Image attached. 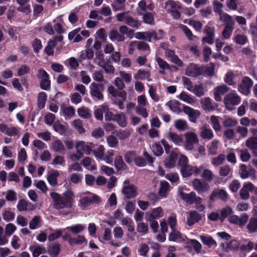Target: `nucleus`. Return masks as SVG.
Segmentation results:
<instances>
[{"label": "nucleus", "mask_w": 257, "mask_h": 257, "mask_svg": "<svg viewBox=\"0 0 257 257\" xmlns=\"http://www.w3.org/2000/svg\"><path fill=\"white\" fill-rule=\"evenodd\" d=\"M50 195L52 200V206L56 210L69 209L72 207L74 193L71 190L65 191L63 196L54 192H51Z\"/></svg>", "instance_id": "f257e3e1"}, {"label": "nucleus", "mask_w": 257, "mask_h": 257, "mask_svg": "<svg viewBox=\"0 0 257 257\" xmlns=\"http://www.w3.org/2000/svg\"><path fill=\"white\" fill-rule=\"evenodd\" d=\"M164 32L159 29L157 32L154 30H151L146 32H138L135 34V37L139 40L151 42L152 39L154 41H158L163 39Z\"/></svg>", "instance_id": "f03ea898"}, {"label": "nucleus", "mask_w": 257, "mask_h": 257, "mask_svg": "<svg viewBox=\"0 0 257 257\" xmlns=\"http://www.w3.org/2000/svg\"><path fill=\"white\" fill-rule=\"evenodd\" d=\"M241 98L236 93L230 92L224 97L223 102L226 108L229 111L234 109V106L238 105Z\"/></svg>", "instance_id": "7ed1b4c3"}, {"label": "nucleus", "mask_w": 257, "mask_h": 257, "mask_svg": "<svg viewBox=\"0 0 257 257\" xmlns=\"http://www.w3.org/2000/svg\"><path fill=\"white\" fill-rule=\"evenodd\" d=\"M104 86L102 84L92 83L90 86V93L92 98L97 100H102L103 95L102 92Z\"/></svg>", "instance_id": "20e7f679"}, {"label": "nucleus", "mask_w": 257, "mask_h": 257, "mask_svg": "<svg viewBox=\"0 0 257 257\" xmlns=\"http://www.w3.org/2000/svg\"><path fill=\"white\" fill-rule=\"evenodd\" d=\"M126 98L125 91L122 90L119 91L113 88V104L117 105L120 109L124 108L123 102Z\"/></svg>", "instance_id": "39448f33"}, {"label": "nucleus", "mask_w": 257, "mask_h": 257, "mask_svg": "<svg viewBox=\"0 0 257 257\" xmlns=\"http://www.w3.org/2000/svg\"><path fill=\"white\" fill-rule=\"evenodd\" d=\"M253 85V81L248 76L242 78L241 84L238 86V90L241 93L247 95L250 92V88Z\"/></svg>", "instance_id": "423d86ee"}, {"label": "nucleus", "mask_w": 257, "mask_h": 257, "mask_svg": "<svg viewBox=\"0 0 257 257\" xmlns=\"http://www.w3.org/2000/svg\"><path fill=\"white\" fill-rule=\"evenodd\" d=\"M178 149H174L164 160V166L166 168L171 169L175 166L176 162L178 157Z\"/></svg>", "instance_id": "0eeeda50"}, {"label": "nucleus", "mask_w": 257, "mask_h": 257, "mask_svg": "<svg viewBox=\"0 0 257 257\" xmlns=\"http://www.w3.org/2000/svg\"><path fill=\"white\" fill-rule=\"evenodd\" d=\"M183 111L188 115L190 121L196 123L201 113L198 110L194 109L190 106L183 105Z\"/></svg>", "instance_id": "6e6552de"}, {"label": "nucleus", "mask_w": 257, "mask_h": 257, "mask_svg": "<svg viewBox=\"0 0 257 257\" xmlns=\"http://www.w3.org/2000/svg\"><path fill=\"white\" fill-rule=\"evenodd\" d=\"M94 147L95 145L92 143H85L81 141L76 144V149L77 153L81 154L82 155L83 154L89 155Z\"/></svg>", "instance_id": "1a4fd4ad"}, {"label": "nucleus", "mask_w": 257, "mask_h": 257, "mask_svg": "<svg viewBox=\"0 0 257 257\" xmlns=\"http://www.w3.org/2000/svg\"><path fill=\"white\" fill-rule=\"evenodd\" d=\"M228 197V195L226 190L223 189H214L210 194L209 199L211 201H214L216 199L226 201Z\"/></svg>", "instance_id": "9d476101"}, {"label": "nucleus", "mask_w": 257, "mask_h": 257, "mask_svg": "<svg viewBox=\"0 0 257 257\" xmlns=\"http://www.w3.org/2000/svg\"><path fill=\"white\" fill-rule=\"evenodd\" d=\"M186 75L193 77H198L203 75V66L193 64L187 68Z\"/></svg>", "instance_id": "9b49d317"}, {"label": "nucleus", "mask_w": 257, "mask_h": 257, "mask_svg": "<svg viewBox=\"0 0 257 257\" xmlns=\"http://www.w3.org/2000/svg\"><path fill=\"white\" fill-rule=\"evenodd\" d=\"M192 185L194 189L200 194L207 192L210 188L208 183L199 179H195L192 181Z\"/></svg>", "instance_id": "f8f14e48"}, {"label": "nucleus", "mask_w": 257, "mask_h": 257, "mask_svg": "<svg viewBox=\"0 0 257 257\" xmlns=\"http://www.w3.org/2000/svg\"><path fill=\"white\" fill-rule=\"evenodd\" d=\"M186 141L184 144L185 148L187 150H192L194 144L199 141L197 136L193 133H189L185 135Z\"/></svg>", "instance_id": "ddd939ff"}, {"label": "nucleus", "mask_w": 257, "mask_h": 257, "mask_svg": "<svg viewBox=\"0 0 257 257\" xmlns=\"http://www.w3.org/2000/svg\"><path fill=\"white\" fill-rule=\"evenodd\" d=\"M254 189V185L251 182L244 183L240 190V196L242 200H247L249 197V192H252Z\"/></svg>", "instance_id": "4468645a"}, {"label": "nucleus", "mask_w": 257, "mask_h": 257, "mask_svg": "<svg viewBox=\"0 0 257 257\" xmlns=\"http://www.w3.org/2000/svg\"><path fill=\"white\" fill-rule=\"evenodd\" d=\"M122 192L124 196L127 199H131L136 197L137 195L136 187L134 185H129L124 186Z\"/></svg>", "instance_id": "2eb2a0df"}, {"label": "nucleus", "mask_w": 257, "mask_h": 257, "mask_svg": "<svg viewBox=\"0 0 257 257\" xmlns=\"http://www.w3.org/2000/svg\"><path fill=\"white\" fill-rule=\"evenodd\" d=\"M227 16L230 20L225 23L222 32V36L225 39H229L231 36L233 32L234 25V22L231 20V17L227 14Z\"/></svg>", "instance_id": "dca6fc26"}, {"label": "nucleus", "mask_w": 257, "mask_h": 257, "mask_svg": "<svg viewBox=\"0 0 257 257\" xmlns=\"http://www.w3.org/2000/svg\"><path fill=\"white\" fill-rule=\"evenodd\" d=\"M50 148L53 152L60 154L64 153L65 151V146L63 142L59 139L53 141L51 143Z\"/></svg>", "instance_id": "f3484780"}, {"label": "nucleus", "mask_w": 257, "mask_h": 257, "mask_svg": "<svg viewBox=\"0 0 257 257\" xmlns=\"http://www.w3.org/2000/svg\"><path fill=\"white\" fill-rule=\"evenodd\" d=\"M229 90V87L223 84L217 86L214 88V96L216 101H220L221 100V95H224Z\"/></svg>", "instance_id": "a211bd4d"}, {"label": "nucleus", "mask_w": 257, "mask_h": 257, "mask_svg": "<svg viewBox=\"0 0 257 257\" xmlns=\"http://www.w3.org/2000/svg\"><path fill=\"white\" fill-rule=\"evenodd\" d=\"M201 219V215L197 211L192 210L189 212V217L187 219V223L188 226H192Z\"/></svg>", "instance_id": "6ab92c4d"}, {"label": "nucleus", "mask_w": 257, "mask_h": 257, "mask_svg": "<svg viewBox=\"0 0 257 257\" xmlns=\"http://www.w3.org/2000/svg\"><path fill=\"white\" fill-rule=\"evenodd\" d=\"M183 105L184 104L181 103L176 100H171L166 103V105H167L172 111L177 113H181L183 111V109L181 108V106L183 107Z\"/></svg>", "instance_id": "aec40b11"}, {"label": "nucleus", "mask_w": 257, "mask_h": 257, "mask_svg": "<svg viewBox=\"0 0 257 257\" xmlns=\"http://www.w3.org/2000/svg\"><path fill=\"white\" fill-rule=\"evenodd\" d=\"M170 191V184L166 181L160 182V187L158 191V195L161 198L167 197Z\"/></svg>", "instance_id": "412c9836"}, {"label": "nucleus", "mask_w": 257, "mask_h": 257, "mask_svg": "<svg viewBox=\"0 0 257 257\" xmlns=\"http://www.w3.org/2000/svg\"><path fill=\"white\" fill-rule=\"evenodd\" d=\"M138 14L140 16H143V21L144 23L154 25L155 24L154 16L153 13L151 12H146L144 14L139 11V9L137 10Z\"/></svg>", "instance_id": "4be33fe9"}, {"label": "nucleus", "mask_w": 257, "mask_h": 257, "mask_svg": "<svg viewBox=\"0 0 257 257\" xmlns=\"http://www.w3.org/2000/svg\"><path fill=\"white\" fill-rule=\"evenodd\" d=\"M59 175V172L55 170H53L48 173L47 179L52 186L55 187L58 185L57 178Z\"/></svg>", "instance_id": "5701e85b"}, {"label": "nucleus", "mask_w": 257, "mask_h": 257, "mask_svg": "<svg viewBox=\"0 0 257 257\" xmlns=\"http://www.w3.org/2000/svg\"><path fill=\"white\" fill-rule=\"evenodd\" d=\"M164 213L161 207L153 208L151 213L149 215L147 220L151 221L152 220L159 219L163 216Z\"/></svg>", "instance_id": "b1692460"}, {"label": "nucleus", "mask_w": 257, "mask_h": 257, "mask_svg": "<svg viewBox=\"0 0 257 257\" xmlns=\"http://www.w3.org/2000/svg\"><path fill=\"white\" fill-rule=\"evenodd\" d=\"M202 106L204 110L208 111H214L217 105L216 103L213 104L211 102V99L209 97L205 98L201 102Z\"/></svg>", "instance_id": "393cba45"}, {"label": "nucleus", "mask_w": 257, "mask_h": 257, "mask_svg": "<svg viewBox=\"0 0 257 257\" xmlns=\"http://www.w3.org/2000/svg\"><path fill=\"white\" fill-rule=\"evenodd\" d=\"M179 195L181 199L186 202L190 204L194 203V198H195V193L194 192L192 191L187 194L181 191L179 193Z\"/></svg>", "instance_id": "a878e982"}, {"label": "nucleus", "mask_w": 257, "mask_h": 257, "mask_svg": "<svg viewBox=\"0 0 257 257\" xmlns=\"http://www.w3.org/2000/svg\"><path fill=\"white\" fill-rule=\"evenodd\" d=\"M165 9L167 10L168 12H170L174 10H180L181 9V5L179 2L169 0L165 3Z\"/></svg>", "instance_id": "bb28decb"}, {"label": "nucleus", "mask_w": 257, "mask_h": 257, "mask_svg": "<svg viewBox=\"0 0 257 257\" xmlns=\"http://www.w3.org/2000/svg\"><path fill=\"white\" fill-rule=\"evenodd\" d=\"M200 239L202 242L208 247H211L212 246H217L216 241L210 236L201 235Z\"/></svg>", "instance_id": "cd10ccee"}, {"label": "nucleus", "mask_w": 257, "mask_h": 257, "mask_svg": "<svg viewBox=\"0 0 257 257\" xmlns=\"http://www.w3.org/2000/svg\"><path fill=\"white\" fill-rule=\"evenodd\" d=\"M77 112L80 117L84 119H89L92 117L90 110L84 106L79 108Z\"/></svg>", "instance_id": "c85d7f7f"}, {"label": "nucleus", "mask_w": 257, "mask_h": 257, "mask_svg": "<svg viewBox=\"0 0 257 257\" xmlns=\"http://www.w3.org/2000/svg\"><path fill=\"white\" fill-rule=\"evenodd\" d=\"M161 142H156L152 145V150L154 155L157 157L161 156L164 153V150L160 144Z\"/></svg>", "instance_id": "c756f323"}, {"label": "nucleus", "mask_w": 257, "mask_h": 257, "mask_svg": "<svg viewBox=\"0 0 257 257\" xmlns=\"http://www.w3.org/2000/svg\"><path fill=\"white\" fill-rule=\"evenodd\" d=\"M125 23L134 28H138L141 25V22L137 19H134L131 16H127L125 18Z\"/></svg>", "instance_id": "7c9ffc66"}, {"label": "nucleus", "mask_w": 257, "mask_h": 257, "mask_svg": "<svg viewBox=\"0 0 257 257\" xmlns=\"http://www.w3.org/2000/svg\"><path fill=\"white\" fill-rule=\"evenodd\" d=\"M246 228L249 233L257 232V218L251 217Z\"/></svg>", "instance_id": "2f4dec72"}, {"label": "nucleus", "mask_w": 257, "mask_h": 257, "mask_svg": "<svg viewBox=\"0 0 257 257\" xmlns=\"http://www.w3.org/2000/svg\"><path fill=\"white\" fill-rule=\"evenodd\" d=\"M113 121H116L121 127H125L127 124L126 117L123 114L113 115Z\"/></svg>", "instance_id": "473e14b6"}, {"label": "nucleus", "mask_w": 257, "mask_h": 257, "mask_svg": "<svg viewBox=\"0 0 257 257\" xmlns=\"http://www.w3.org/2000/svg\"><path fill=\"white\" fill-rule=\"evenodd\" d=\"M113 134H115L119 139L124 140L129 138L131 132L127 129L124 130H119L118 131H113Z\"/></svg>", "instance_id": "72a5a7b5"}, {"label": "nucleus", "mask_w": 257, "mask_h": 257, "mask_svg": "<svg viewBox=\"0 0 257 257\" xmlns=\"http://www.w3.org/2000/svg\"><path fill=\"white\" fill-rule=\"evenodd\" d=\"M63 113L66 119H70L75 115V110L73 106H69L62 108Z\"/></svg>", "instance_id": "f704fd0d"}, {"label": "nucleus", "mask_w": 257, "mask_h": 257, "mask_svg": "<svg viewBox=\"0 0 257 257\" xmlns=\"http://www.w3.org/2000/svg\"><path fill=\"white\" fill-rule=\"evenodd\" d=\"M168 139L177 145H180L183 141L182 138L180 136L173 132L169 133Z\"/></svg>", "instance_id": "c9c22d12"}, {"label": "nucleus", "mask_w": 257, "mask_h": 257, "mask_svg": "<svg viewBox=\"0 0 257 257\" xmlns=\"http://www.w3.org/2000/svg\"><path fill=\"white\" fill-rule=\"evenodd\" d=\"M42 222L41 218L40 216H35L29 222V227L31 229H35L41 226Z\"/></svg>", "instance_id": "e433bc0d"}, {"label": "nucleus", "mask_w": 257, "mask_h": 257, "mask_svg": "<svg viewBox=\"0 0 257 257\" xmlns=\"http://www.w3.org/2000/svg\"><path fill=\"white\" fill-rule=\"evenodd\" d=\"M182 238L181 233L175 229H172V231L169 233L168 240L170 241H178Z\"/></svg>", "instance_id": "4c0bfd02"}, {"label": "nucleus", "mask_w": 257, "mask_h": 257, "mask_svg": "<svg viewBox=\"0 0 257 257\" xmlns=\"http://www.w3.org/2000/svg\"><path fill=\"white\" fill-rule=\"evenodd\" d=\"M200 136L204 139L211 140L213 138L214 135L211 128L203 127L201 130Z\"/></svg>", "instance_id": "58836bf2"}, {"label": "nucleus", "mask_w": 257, "mask_h": 257, "mask_svg": "<svg viewBox=\"0 0 257 257\" xmlns=\"http://www.w3.org/2000/svg\"><path fill=\"white\" fill-rule=\"evenodd\" d=\"M30 249L33 252V257H38L41 253L46 252V249L40 245L31 246Z\"/></svg>", "instance_id": "ea45409f"}, {"label": "nucleus", "mask_w": 257, "mask_h": 257, "mask_svg": "<svg viewBox=\"0 0 257 257\" xmlns=\"http://www.w3.org/2000/svg\"><path fill=\"white\" fill-rule=\"evenodd\" d=\"M47 98V95L45 92H41L39 93L38 98V107L40 109H42L45 107Z\"/></svg>", "instance_id": "a19ab883"}, {"label": "nucleus", "mask_w": 257, "mask_h": 257, "mask_svg": "<svg viewBox=\"0 0 257 257\" xmlns=\"http://www.w3.org/2000/svg\"><path fill=\"white\" fill-rule=\"evenodd\" d=\"M82 163L83 166L87 168L88 170H95L96 169V166L92 164V160L89 157L84 158L82 160Z\"/></svg>", "instance_id": "79ce46f5"}, {"label": "nucleus", "mask_w": 257, "mask_h": 257, "mask_svg": "<svg viewBox=\"0 0 257 257\" xmlns=\"http://www.w3.org/2000/svg\"><path fill=\"white\" fill-rule=\"evenodd\" d=\"M150 76L149 72L144 70L139 69L137 71V74L134 76L136 79L145 80L148 79Z\"/></svg>", "instance_id": "37998d69"}, {"label": "nucleus", "mask_w": 257, "mask_h": 257, "mask_svg": "<svg viewBox=\"0 0 257 257\" xmlns=\"http://www.w3.org/2000/svg\"><path fill=\"white\" fill-rule=\"evenodd\" d=\"M178 97L181 100L188 103L189 104H191L194 102V99L190 95L188 94L186 92L182 91Z\"/></svg>", "instance_id": "c03bdc74"}, {"label": "nucleus", "mask_w": 257, "mask_h": 257, "mask_svg": "<svg viewBox=\"0 0 257 257\" xmlns=\"http://www.w3.org/2000/svg\"><path fill=\"white\" fill-rule=\"evenodd\" d=\"M65 229L70 230L72 233L77 234L82 232L84 229V227L82 224H78L73 226H68Z\"/></svg>", "instance_id": "a18cd8bd"}, {"label": "nucleus", "mask_w": 257, "mask_h": 257, "mask_svg": "<svg viewBox=\"0 0 257 257\" xmlns=\"http://www.w3.org/2000/svg\"><path fill=\"white\" fill-rule=\"evenodd\" d=\"M232 213V209L230 206H226L223 208L220 211V220L223 221L224 218L231 215Z\"/></svg>", "instance_id": "49530a36"}, {"label": "nucleus", "mask_w": 257, "mask_h": 257, "mask_svg": "<svg viewBox=\"0 0 257 257\" xmlns=\"http://www.w3.org/2000/svg\"><path fill=\"white\" fill-rule=\"evenodd\" d=\"M211 122L213 128L216 132H219L221 130V126L218 120V117L212 115L210 117Z\"/></svg>", "instance_id": "de8ad7c7"}, {"label": "nucleus", "mask_w": 257, "mask_h": 257, "mask_svg": "<svg viewBox=\"0 0 257 257\" xmlns=\"http://www.w3.org/2000/svg\"><path fill=\"white\" fill-rule=\"evenodd\" d=\"M34 185L36 188L40 189L43 193H45L48 190V187L44 181H35Z\"/></svg>", "instance_id": "09e8293b"}, {"label": "nucleus", "mask_w": 257, "mask_h": 257, "mask_svg": "<svg viewBox=\"0 0 257 257\" xmlns=\"http://www.w3.org/2000/svg\"><path fill=\"white\" fill-rule=\"evenodd\" d=\"M86 241L85 238L83 235H78L76 238H71L70 239L69 244L71 246H73L75 244H80L83 242Z\"/></svg>", "instance_id": "8fccbe9b"}, {"label": "nucleus", "mask_w": 257, "mask_h": 257, "mask_svg": "<svg viewBox=\"0 0 257 257\" xmlns=\"http://www.w3.org/2000/svg\"><path fill=\"white\" fill-rule=\"evenodd\" d=\"M218 141L214 140L212 141L210 145L207 146L208 154L211 155H215L217 152L218 149Z\"/></svg>", "instance_id": "3c124183"}, {"label": "nucleus", "mask_w": 257, "mask_h": 257, "mask_svg": "<svg viewBox=\"0 0 257 257\" xmlns=\"http://www.w3.org/2000/svg\"><path fill=\"white\" fill-rule=\"evenodd\" d=\"M60 249L59 244H54L50 247L49 252L52 257H56L59 254Z\"/></svg>", "instance_id": "603ef678"}, {"label": "nucleus", "mask_w": 257, "mask_h": 257, "mask_svg": "<svg viewBox=\"0 0 257 257\" xmlns=\"http://www.w3.org/2000/svg\"><path fill=\"white\" fill-rule=\"evenodd\" d=\"M124 157L125 161L128 164H131L133 161L135 162L136 157V153L135 151H128L124 155Z\"/></svg>", "instance_id": "864d4df0"}, {"label": "nucleus", "mask_w": 257, "mask_h": 257, "mask_svg": "<svg viewBox=\"0 0 257 257\" xmlns=\"http://www.w3.org/2000/svg\"><path fill=\"white\" fill-rule=\"evenodd\" d=\"M210 66H203V74H206L209 76H211L214 75V64L213 63H210Z\"/></svg>", "instance_id": "5fc2aeb1"}, {"label": "nucleus", "mask_w": 257, "mask_h": 257, "mask_svg": "<svg viewBox=\"0 0 257 257\" xmlns=\"http://www.w3.org/2000/svg\"><path fill=\"white\" fill-rule=\"evenodd\" d=\"M82 121L79 119H75L72 123L73 126L77 130L80 134H82L85 132V129L82 126Z\"/></svg>", "instance_id": "6e6d98bb"}, {"label": "nucleus", "mask_w": 257, "mask_h": 257, "mask_svg": "<svg viewBox=\"0 0 257 257\" xmlns=\"http://www.w3.org/2000/svg\"><path fill=\"white\" fill-rule=\"evenodd\" d=\"M239 174L242 179H246L249 177L250 173L247 170V167L245 165L241 164L239 167Z\"/></svg>", "instance_id": "4d7b16f0"}, {"label": "nucleus", "mask_w": 257, "mask_h": 257, "mask_svg": "<svg viewBox=\"0 0 257 257\" xmlns=\"http://www.w3.org/2000/svg\"><path fill=\"white\" fill-rule=\"evenodd\" d=\"M192 91L198 97H201L204 94V88L201 84L195 85Z\"/></svg>", "instance_id": "13d9d810"}, {"label": "nucleus", "mask_w": 257, "mask_h": 257, "mask_svg": "<svg viewBox=\"0 0 257 257\" xmlns=\"http://www.w3.org/2000/svg\"><path fill=\"white\" fill-rule=\"evenodd\" d=\"M234 40L236 44L240 45H244L247 41V37L245 35L241 34L236 35L235 36Z\"/></svg>", "instance_id": "bf43d9fd"}, {"label": "nucleus", "mask_w": 257, "mask_h": 257, "mask_svg": "<svg viewBox=\"0 0 257 257\" xmlns=\"http://www.w3.org/2000/svg\"><path fill=\"white\" fill-rule=\"evenodd\" d=\"M175 126L179 131H184L187 127V123L184 120L178 119L175 121Z\"/></svg>", "instance_id": "052dcab7"}, {"label": "nucleus", "mask_w": 257, "mask_h": 257, "mask_svg": "<svg viewBox=\"0 0 257 257\" xmlns=\"http://www.w3.org/2000/svg\"><path fill=\"white\" fill-rule=\"evenodd\" d=\"M225 159V155L223 154H220L217 157L213 159L212 164L214 166H218L223 163Z\"/></svg>", "instance_id": "680f3d73"}, {"label": "nucleus", "mask_w": 257, "mask_h": 257, "mask_svg": "<svg viewBox=\"0 0 257 257\" xmlns=\"http://www.w3.org/2000/svg\"><path fill=\"white\" fill-rule=\"evenodd\" d=\"M137 229L138 232L146 234L149 230L148 225L144 222L139 223L137 224Z\"/></svg>", "instance_id": "e2e57ef3"}, {"label": "nucleus", "mask_w": 257, "mask_h": 257, "mask_svg": "<svg viewBox=\"0 0 257 257\" xmlns=\"http://www.w3.org/2000/svg\"><path fill=\"white\" fill-rule=\"evenodd\" d=\"M115 2L113 3V10L118 11L122 10L125 9V0H115Z\"/></svg>", "instance_id": "0e129e2a"}, {"label": "nucleus", "mask_w": 257, "mask_h": 257, "mask_svg": "<svg viewBox=\"0 0 257 257\" xmlns=\"http://www.w3.org/2000/svg\"><path fill=\"white\" fill-rule=\"evenodd\" d=\"M3 217L5 221L13 220L15 218V213L8 210H5L3 213Z\"/></svg>", "instance_id": "69168bd1"}, {"label": "nucleus", "mask_w": 257, "mask_h": 257, "mask_svg": "<svg viewBox=\"0 0 257 257\" xmlns=\"http://www.w3.org/2000/svg\"><path fill=\"white\" fill-rule=\"evenodd\" d=\"M181 171L183 177L190 176L193 173V167L188 165L183 167Z\"/></svg>", "instance_id": "338daca9"}, {"label": "nucleus", "mask_w": 257, "mask_h": 257, "mask_svg": "<svg viewBox=\"0 0 257 257\" xmlns=\"http://www.w3.org/2000/svg\"><path fill=\"white\" fill-rule=\"evenodd\" d=\"M53 126L54 130L60 134H63L66 131V127L58 121L54 122Z\"/></svg>", "instance_id": "774afa93"}]
</instances>
